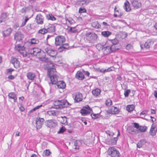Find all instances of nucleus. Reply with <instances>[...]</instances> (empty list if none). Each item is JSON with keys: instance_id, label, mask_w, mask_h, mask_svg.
<instances>
[{"instance_id": "16", "label": "nucleus", "mask_w": 157, "mask_h": 157, "mask_svg": "<svg viewBox=\"0 0 157 157\" xmlns=\"http://www.w3.org/2000/svg\"><path fill=\"white\" fill-rule=\"evenodd\" d=\"M58 76L56 75L50 77L49 78H50L51 83H49V84L50 86L53 84H56V83L58 82V81L57 78Z\"/></svg>"}, {"instance_id": "43", "label": "nucleus", "mask_w": 157, "mask_h": 157, "mask_svg": "<svg viewBox=\"0 0 157 157\" xmlns=\"http://www.w3.org/2000/svg\"><path fill=\"white\" fill-rule=\"evenodd\" d=\"M32 44H38L39 43L38 40L36 38H32L30 42Z\"/></svg>"}, {"instance_id": "7", "label": "nucleus", "mask_w": 157, "mask_h": 157, "mask_svg": "<svg viewBox=\"0 0 157 157\" xmlns=\"http://www.w3.org/2000/svg\"><path fill=\"white\" fill-rule=\"evenodd\" d=\"M109 40L112 44L111 46L113 49H114L116 51L119 50L121 48V46L119 43V40L115 38L113 39H109Z\"/></svg>"}, {"instance_id": "56", "label": "nucleus", "mask_w": 157, "mask_h": 157, "mask_svg": "<svg viewBox=\"0 0 157 157\" xmlns=\"http://www.w3.org/2000/svg\"><path fill=\"white\" fill-rule=\"evenodd\" d=\"M62 118L63 119V121L62 122V123L64 124H67V118L66 117H62Z\"/></svg>"}, {"instance_id": "44", "label": "nucleus", "mask_w": 157, "mask_h": 157, "mask_svg": "<svg viewBox=\"0 0 157 157\" xmlns=\"http://www.w3.org/2000/svg\"><path fill=\"white\" fill-rule=\"evenodd\" d=\"M51 153V152L49 150H46L43 151V156H48L50 155Z\"/></svg>"}, {"instance_id": "41", "label": "nucleus", "mask_w": 157, "mask_h": 157, "mask_svg": "<svg viewBox=\"0 0 157 157\" xmlns=\"http://www.w3.org/2000/svg\"><path fill=\"white\" fill-rule=\"evenodd\" d=\"M14 71V70L12 68H9L6 70L5 74L6 75H11L12 72Z\"/></svg>"}, {"instance_id": "60", "label": "nucleus", "mask_w": 157, "mask_h": 157, "mask_svg": "<svg viewBox=\"0 0 157 157\" xmlns=\"http://www.w3.org/2000/svg\"><path fill=\"white\" fill-rule=\"evenodd\" d=\"M74 145L75 146L74 148L76 149H78V141L77 140H75L74 142Z\"/></svg>"}, {"instance_id": "57", "label": "nucleus", "mask_w": 157, "mask_h": 157, "mask_svg": "<svg viewBox=\"0 0 157 157\" xmlns=\"http://www.w3.org/2000/svg\"><path fill=\"white\" fill-rule=\"evenodd\" d=\"M86 10L85 8H79L78 12L80 13H83L86 12Z\"/></svg>"}, {"instance_id": "30", "label": "nucleus", "mask_w": 157, "mask_h": 157, "mask_svg": "<svg viewBox=\"0 0 157 157\" xmlns=\"http://www.w3.org/2000/svg\"><path fill=\"white\" fill-rule=\"evenodd\" d=\"M147 141L145 139H142L140 140L137 144V147L140 148L143 145L146 143Z\"/></svg>"}, {"instance_id": "58", "label": "nucleus", "mask_w": 157, "mask_h": 157, "mask_svg": "<svg viewBox=\"0 0 157 157\" xmlns=\"http://www.w3.org/2000/svg\"><path fill=\"white\" fill-rule=\"evenodd\" d=\"M131 92V91L130 90H126L124 93V95L125 97H127L128 96L129 93Z\"/></svg>"}, {"instance_id": "32", "label": "nucleus", "mask_w": 157, "mask_h": 157, "mask_svg": "<svg viewBox=\"0 0 157 157\" xmlns=\"http://www.w3.org/2000/svg\"><path fill=\"white\" fill-rule=\"evenodd\" d=\"M7 18V15L6 13H3L1 14L0 18V23L4 21Z\"/></svg>"}, {"instance_id": "12", "label": "nucleus", "mask_w": 157, "mask_h": 157, "mask_svg": "<svg viewBox=\"0 0 157 157\" xmlns=\"http://www.w3.org/2000/svg\"><path fill=\"white\" fill-rule=\"evenodd\" d=\"M57 122L55 120H49L45 122L46 125L50 128L55 127L57 125Z\"/></svg>"}, {"instance_id": "26", "label": "nucleus", "mask_w": 157, "mask_h": 157, "mask_svg": "<svg viewBox=\"0 0 157 157\" xmlns=\"http://www.w3.org/2000/svg\"><path fill=\"white\" fill-rule=\"evenodd\" d=\"M132 6L136 9L140 8L141 7V3L138 2L136 0H133L132 2Z\"/></svg>"}, {"instance_id": "15", "label": "nucleus", "mask_w": 157, "mask_h": 157, "mask_svg": "<svg viewBox=\"0 0 157 157\" xmlns=\"http://www.w3.org/2000/svg\"><path fill=\"white\" fill-rule=\"evenodd\" d=\"M24 38V35L20 32H17L14 36V38L16 41H20Z\"/></svg>"}, {"instance_id": "23", "label": "nucleus", "mask_w": 157, "mask_h": 157, "mask_svg": "<svg viewBox=\"0 0 157 157\" xmlns=\"http://www.w3.org/2000/svg\"><path fill=\"white\" fill-rule=\"evenodd\" d=\"M12 30L11 28H9L6 30L2 31V33L4 37L9 36L12 32Z\"/></svg>"}, {"instance_id": "29", "label": "nucleus", "mask_w": 157, "mask_h": 157, "mask_svg": "<svg viewBox=\"0 0 157 157\" xmlns=\"http://www.w3.org/2000/svg\"><path fill=\"white\" fill-rule=\"evenodd\" d=\"M101 90L98 88H96L92 91L93 95L95 97H98L100 94Z\"/></svg>"}, {"instance_id": "59", "label": "nucleus", "mask_w": 157, "mask_h": 157, "mask_svg": "<svg viewBox=\"0 0 157 157\" xmlns=\"http://www.w3.org/2000/svg\"><path fill=\"white\" fill-rule=\"evenodd\" d=\"M17 60V59L14 57H12L11 60V62L13 65Z\"/></svg>"}, {"instance_id": "47", "label": "nucleus", "mask_w": 157, "mask_h": 157, "mask_svg": "<svg viewBox=\"0 0 157 157\" xmlns=\"http://www.w3.org/2000/svg\"><path fill=\"white\" fill-rule=\"evenodd\" d=\"M105 104L107 106L111 105L112 104L111 100L110 99H107L105 101Z\"/></svg>"}, {"instance_id": "63", "label": "nucleus", "mask_w": 157, "mask_h": 157, "mask_svg": "<svg viewBox=\"0 0 157 157\" xmlns=\"http://www.w3.org/2000/svg\"><path fill=\"white\" fill-rule=\"evenodd\" d=\"M80 4L82 5H86V0H82L81 1Z\"/></svg>"}, {"instance_id": "22", "label": "nucleus", "mask_w": 157, "mask_h": 157, "mask_svg": "<svg viewBox=\"0 0 157 157\" xmlns=\"http://www.w3.org/2000/svg\"><path fill=\"white\" fill-rule=\"evenodd\" d=\"M56 85V86H55V87H56L57 86L58 88L64 89L66 87L65 83L62 81H58Z\"/></svg>"}, {"instance_id": "3", "label": "nucleus", "mask_w": 157, "mask_h": 157, "mask_svg": "<svg viewBox=\"0 0 157 157\" xmlns=\"http://www.w3.org/2000/svg\"><path fill=\"white\" fill-rule=\"evenodd\" d=\"M42 49L44 52H45L51 57H54L57 54L56 51L52 49L51 47L49 45L45 44Z\"/></svg>"}, {"instance_id": "35", "label": "nucleus", "mask_w": 157, "mask_h": 157, "mask_svg": "<svg viewBox=\"0 0 157 157\" xmlns=\"http://www.w3.org/2000/svg\"><path fill=\"white\" fill-rule=\"evenodd\" d=\"M111 34V33L109 31H102L101 33L102 35L105 37H108Z\"/></svg>"}, {"instance_id": "14", "label": "nucleus", "mask_w": 157, "mask_h": 157, "mask_svg": "<svg viewBox=\"0 0 157 157\" xmlns=\"http://www.w3.org/2000/svg\"><path fill=\"white\" fill-rule=\"evenodd\" d=\"M108 114H118L119 112V109L117 107L112 106L111 109H109L106 112Z\"/></svg>"}, {"instance_id": "38", "label": "nucleus", "mask_w": 157, "mask_h": 157, "mask_svg": "<svg viewBox=\"0 0 157 157\" xmlns=\"http://www.w3.org/2000/svg\"><path fill=\"white\" fill-rule=\"evenodd\" d=\"M58 113L56 110H49L47 112L49 116H56Z\"/></svg>"}, {"instance_id": "28", "label": "nucleus", "mask_w": 157, "mask_h": 157, "mask_svg": "<svg viewBox=\"0 0 157 157\" xmlns=\"http://www.w3.org/2000/svg\"><path fill=\"white\" fill-rule=\"evenodd\" d=\"M122 15V13L119 10H117V7L116 6H115L114 8V16L116 17H121Z\"/></svg>"}, {"instance_id": "51", "label": "nucleus", "mask_w": 157, "mask_h": 157, "mask_svg": "<svg viewBox=\"0 0 157 157\" xmlns=\"http://www.w3.org/2000/svg\"><path fill=\"white\" fill-rule=\"evenodd\" d=\"M25 20H24V21L22 23L21 25V27H23L24 25H25L27 22L29 20V18H28V17L25 16Z\"/></svg>"}, {"instance_id": "50", "label": "nucleus", "mask_w": 157, "mask_h": 157, "mask_svg": "<svg viewBox=\"0 0 157 157\" xmlns=\"http://www.w3.org/2000/svg\"><path fill=\"white\" fill-rule=\"evenodd\" d=\"M42 106V105H38L36 107L34 108L33 109L31 110L29 112V113H31L32 112H33V111H34L36 110V109H39Z\"/></svg>"}, {"instance_id": "49", "label": "nucleus", "mask_w": 157, "mask_h": 157, "mask_svg": "<svg viewBox=\"0 0 157 157\" xmlns=\"http://www.w3.org/2000/svg\"><path fill=\"white\" fill-rule=\"evenodd\" d=\"M91 116L92 118L93 119H96L99 117V114H91Z\"/></svg>"}, {"instance_id": "53", "label": "nucleus", "mask_w": 157, "mask_h": 157, "mask_svg": "<svg viewBox=\"0 0 157 157\" xmlns=\"http://www.w3.org/2000/svg\"><path fill=\"white\" fill-rule=\"evenodd\" d=\"M127 36V33L125 32L122 33L121 35V37L122 39H124Z\"/></svg>"}, {"instance_id": "4", "label": "nucleus", "mask_w": 157, "mask_h": 157, "mask_svg": "<svg viewBox=\"0 0 157 157\" xmlns=\"http://www.w3.org/2000/svg\"><path fill=\"white\" fill-rule=\"evenodd\" d=\"M107 153L108 155L111 157H119L121 155L119 151L113 147H109Z\"/></svg>"}, {"instance_id": "34", "label": "nucleus", "mask_w": 157, "mask_h": 157, "mask_svg": "<svg viewBox=\"0 0 157 157\" xmlns=\"http://www.w3.org/2000/svg\"><path fill=\"white\" fill-rule=\"evenodd\" d=\"M47 32L49 33H53L55 31V26L53 25H51L47 29Z\"/></svg>"}, {"instance_id": "52", "label": "nucleus", "mask_w": 157, "mask_h": 157, "mask_svg": "<svg viewBox=\"0 0 157 157\" xmlns=\"http://www.w3.org/2000/svg\"><path fill=\"white\" fill-rule=\"evenodd\" d=\"M65 129L64 127H62L59 129V130L58 132V133H62L65 131Z\"/></svg>"}, {"instance_id": "42", "label": "nucleus", "mask_w": 157, "mask_h": 157, "mask_svg": "<svg viewBox=\"0 0 157 157\" xmlns=\"http://www.w3.org/2000/svg\"><path fill=\"white\" fill-rule=\"evenodd\" d=\"M47 19L52 21H55L56 18L51 13L49 14L47 16Z\"/></svg>"}, {"instance_id": "54", "label": "nucleus", "mask_w": 157, "mask_h": 157, "mask_svg": "<svg viewBox=\"0 0 157 157\" xmlns=\"http://www.w3.org/2000/svg\"><path fill=\"white\" fill-rule=\"evenodd\" d=\"M106 133L109 136H113L114 134V133L113 132L109 130H107L106 131Z\"/></svg>"}, {"instance_id": "9", "label": "nucleus", "mask_w": 157, "mask_h": 157, "mask_svg": "<svg viewBox=\"0 0 157 157\" xmlns=\"http://www.w3.org/2000/svg\"><path fill=\"white\" fill-rule=\"evenodd\" d=\"M92 111V109L88 105H86L84 107L83 109H81L80 113L82 115L85 116L91 113Z\"/></svg>"}, {"instance_id": "11", "label": "nucleus", "mask_w": 157, "mask_h": 157, "mask_svg": "<svg viewBox=\"0 0 157 157\" xmlns=\"http://www.w3.org/2000/svg\"><path fill=\"white\" fill-rule=\"evenodd\" d=\"M112 47L110 46L104 47L102 48V50L104 54L105 55H107L112 52L115 51L114 49L112 48Z\"/></svg>"}, {"instance_id": "64", "label": "nucleus", "mask_w": 157, "mask_h": 157, "mask_svg": "<svg viewBox=\"0 0 157 157\" xmlns=\"http://www.w3.org/2000/svg\"><path fill=\"white\" fill-rule=\"evenodd\" d=\"M15 78V77L13 75H10L9 76H8L7 78L9 79L13 80Z\"/></svg>"}, {"instance_id": "8", "label": "nucleus", "mask_w": 157, "mask_h": 157, "mask_svg": "<svg viewBox=\"0 0 157 157\" xmlns=\"http://www.w3.org/2000/svg\"><path fill=\"white\" fill-rule=\"evenodd\" d=\"M55 44L56 46L61 45L64 43L65 41V37L63 36L59 35L55 38Z\"/></svg>"}, {"instance_id": "1", "label": "nucleus", "mask_w": 157, "mask_h": 157, "mask_svg": "<svg viewBox=\"0 0 157 157\" xmlns=\"http://www.w3.org/2000/svg\"><path fill=\"white\" fill-rule=\"evenodd\" d=\"M40 51V49L38 48H35L30 49L29 53L32 56H36L40 61L48 63L50 62L49 59L46 57L45 52H41Z\"/></svg>"}, {"instance_id": "20", "label": "nucleus", "mask_w": 157, "mask_h": 157, "mask_svg": "<svg viewBox=\"0 0 157 157\" xmlns=\"http://www.w3.org/2000/svg\"><path fill=\"white\" fill-rule=\"evenodd\" d=\"M152 42V40L151 39H148L145 42L144 45H140L141 48H143L144 47L146 48H149Z\"/></svg>"}, {"instance_id": "19", "label": "nucleus", "mask_w": 157, "mask_h": 157, "mask_svg": "<svg viewBox=\"0 0 157 157\" xmlns=\"http://www.w3.org/2000/svg\"><path fill=\"white\" fill-rule=\"evenodd\" d=\"M118 134L116 137L112 138L110 139L109 142L112 145H114L116 144L117 141L118 140V137L120 136V131L118 130H117Z\"/></svg>"}, {"instance_id": "10", "label": "nucleus", "mask_w": 157, "mask_h": 157, "mask_svg": "<svg viewBox=\"0 0 157 157\" xmlns=\"http://www.w3.org/2000/svg\"><path fill=\"white\" fill-rule=\"evenodd\" d=\"M15 48L16 50L19 51L23 57L27 56V55L25 51V48L24 46H21L20 44H17L15 46Z\"/></svg>"}, {"instance_id": "48", "label": "nucleus", "mask_w": 157, "mask_h": 157, "mask_svg": "<svg viewBox=\"0 0 157 157\" xmlns=\"http://www.w3.org/2000/svg\"><path fill=\"white\" fill-rule=\"evenodd\" d=\"M47 32V29L43 28L40 29L38 32V33H41L42 34H44Z\"/></svg>"}, {"instance_id": "13", "label": "nucleus", "mask_w": 157, "mask_h": 157, "mask_svg": "<svg viewBox=\"0 0 157 157\" xmlns=\"http://www.w3.org/2000/svg\"><path fill=\"white\" fill-rule=\"evenodd\" d=\"M44 119L43 118L39 117L36 118V128L37 129L40 128L44 123Z\"/></svg>"}, {"instance_id": "6", "label": "nucleus", "mask_w": 157, "mask_h": 157, "mask_svg": "<svg viewBox=\"0 0 157 157\" xmlns=\"http://www.w3.org/2000/svg\"><path fill=\"white\" fill-rule=\"evenodd\" d=\"M48 63H50V64L49 66L48 67V70L47 75L49 77L52 76L56 75V70L54 68L55 66L54 64L52 63L51 62Z\"/></svg>"}, {"instance_id": "24", "label": "nucleus", "mask_w": 157, "mask_h": 157, "mask_svg": "<svg viewBox=\"0 0 157 157\" xmlns=\"http://www.w3.org/2000/svg\"><path fill=\"white\" fill-rule=\"evenodd\" d=\"M147 128L146 126H140L138 130H134L132 131L135 132V133H138L139 132H144L147 130Z\"/></svg>"}, {"instance_id": "17", "label": "nucleus", "mask_w": 157, "mask_h": 157, "mask_svg": "<svg viewBox=\"0 0 157 157\" xmlns=\"http://www.w3.org/2000/svg\"><path fill=\"white\" fill-rule=\"evenodd\" d=\"M74 100L75 102H78L82 101L83 100L82 94L79 92L76 93L75 95Z\"/></svg>"}, {"instance_id": "21", "label": "nucleus", "mask_w": 157, "mask_h": 157, "mask_svg": "<svg viewBox=\"0 0 157 157\" xmlns=\"http://www.w3.org/2000/svg\"><path fill=\"white\" fill-rule=\"evenodd\" d=\"M75 77L77 79L81 80L85 78L84 75L80 71H78L77 72L75 75Z\"/></svg>"}, {"instance_id": "61", "label": "nucleus", "mask_w": 157, "mask_h": 157, "mask_svg": "<svg viewBox=\"0 0 157 157\" xmlns=\"http://www.w3.org/2000/svg\"><path fill=\"white\" fill-rule=\"evenodd\" d=\"M148 110H144L142 111L140 113V115L141 116L142 115H146L147 114V112H148Z\"/></svg>"}, {"instance_id": "5", "label": "nucleus", "mask_w": 157, "mask_h": 157, "mask_svg": "<svg viewBox=\"0 0 157 157\" xmlns=\"http://www.w3.org/2000/svg\"><path fill=\"white\" fill-rule=\"evenodd\" d=\"M86 36L87 40L90 43H94L98 38L96 34L91 32L87 33L86 34Z\"/></svg>"}, {"instance_id": "31", "label": "nucleus", "mask_w": 157, "mask_h": 157, "mask_svg": "<svg viewBox=\"0 0 157 157\" xmlns=\"http://www.w3.org/2000/svg\"><path fill=\"white\" fill-rule=\"evenodd\" d=\"M129 5V3L127 1H126L124 3V8L126 11H129L131 10Z\"/></svg>"}, {"instance_id": "37", "label": "nucleus", "mask_w": 157, "mask_h": 157, "mask_svg": "<svg viewBox=\"0 0 157 157\" xmlns=\"http://www.w3.org/2000/svg\"><path fill=\"white\" fill-rule=\"evenodd\" d=\"M91 25L93 27L96 29H98L101 27V25H99L97 21L92 22L91 24Z\"/></svg>"}, {"instance_id": "62", "label": "nucleus", "mask_w": 157, "mask_h": 157, "mask_svg": "<svg viewBox=\"0 0 157 157\" xmlns=\"http://www.w3.org/2000/svg\"><path fill=\"white\" fill-rule=\"evenodd\" d=\"M133 124L134 127L136 128V130H138L139 128V127H140V126L139 125V124L136 123H133Z\"/></svg>"}, {"instance_id": "33", "label": "nucleus", "mask_w": 157, "mask_h": 157, "mask_svg": "<svg viewBox=\"0 0 157 157\" xmlns=\"http://www.w3.org/2000/svg\"><path fill=\"white\" fill-rule=\"evenodd\" d=\"M27 77L30 80H33L35 77V74L32 72H28L27 74Z\"/></svg>"}, {"instance_id": "36", "label": "nucleus", "mask_w": 157, "mask_h": 157, "mask_svg": "<svg viewBox=\"0 0 157 157\" xmlns=\"http://www.w3.org/2000/svg\"><path fill=\"white\" fill-rule=\"evenodd\" d=\"M8 96L9 98L13 99L14 100V101H16L17 99V98L15 93L13 92H11L9 94Z\"/></svg>"}, {"instance_id": "39", "label": "nucleus", "mask_w": 157, "mask_h": 157, "mask_svg": "<svg viewBox=\"0 0 157 157\" xmlns=\"http://www.w3.org/2000/svg\"><path fill=\"white\" fill-rule=\"evenodd\" d=\"M134 106L133 105H129L127 106L126 109L129 112H131L133 110Z\"/></svg>"}, {"instance_id": "2", "label": "nucleus", "mask_w": 157, "mask_h": 157, "mask_svg": "<svg viewBox=\"0 0 157 157\" xmlns=\"http://www.w3.org/2000/svg\"><path fill=\"white\" fill-rule=\"evenodd\" d=\"M53 104L54 106V108L57 109H62L71 105L66 100H56L53 103Z\"/></svg>"}, {"instance_id": "46", "label": "nucleus", "mask_w": 157, "mask_h": 157, "mask_svg": "<svg viewBox=\"0 0 157 157\" xmlns=\"http://www.w3.org/2000/svg\"><path fill=\"white\" fill-rule=\"evenodd\" d=\"M13 65L14 67L16 68H18L20 67V62L18 59L14 63Z\"/></svg>"}, {"instance_id": "45", "label": "nucleus", "mask_w": 157, "mask_h": 157, "mask_svg": "<svg viewBox=\"0 0 157 157\" xmlns=\"http://www.w3.org/2000/svg\"><path fill=\"white\" fill-rule=\"evenodd\" d=\"M65 19L66 21H67L70 24H73L75 23L74 21L71 18H67V17H65Z\"/></svg>"}, {"instance_id": "25", "label": "nucleus", "mask_w": 157, "mask_h": 157, "mask_svg": "<svg viewBox=\"0 0 157 157\" xmlns=\"http://www.w3.org/2000/svg\"><path fill=\"white\" fill-rule=\"evenodd\" d=\"M156 127V125L154 123H153L150 130V133L151 135L154 136L155 135L157 129Z\"/></svg>"}, {"instance_id": "27", "label": "nucleus", "mask_w": 157, "mask_h": 157, "mask_svg": "<svg viewBox=\"0 0 157 157\" xmlns=\"http://www.w3.org/2000/svg\"><path fill=\"white\" fill-rule=\"evenodd\" d=\"M69 47L68 44L67 43L63 44L61 45V46L58 48V50L60 52H62L64 49H68Z\"/></svg>"}, {"instance_id": "40", "label": "nucleus", "mask_w": 157, "mask_h": 157, "mask_svg": "<svg viewBox=\"0 0 157 157\" xmlns=\"http://www.w3.org/2000/svg\"><path fill=\"white\" fill-rule=\"evenodd\" d=\"M67 30L69 32H71L73 33H76L77 32V30L75 28V27L73 28L68 27V28H67Z\"/></svg>"}, {"instance_id": "18", "label": "nucleus", "mask_w": 157, "mask_h": 157, "mask_svg": "<svg viewBox=\"0 0 157 157\" xmlns=\"http://www.w3.org/2000/svg\"><path fill=\"white\" fill-rule=\"evenodd\" d=\"M35 20L37 24H42L43 23L44 17L41 14H38L36 17Z\"/></svg>"}, {"instance_id": "55", "label": "nucleus", "mask_w": 157, "mask_h": 157, "mask_svg": "<svg viewBox=\"0 0 157 157\" xmlns=\"http://www.w3.org/2000/svg\"><path fill=\"white\" fill-rule=\"evenodd\" d=\"M133 48V46L131 44H128L126 45V48L128 50Z\"/></svg>"}]
</instances>
